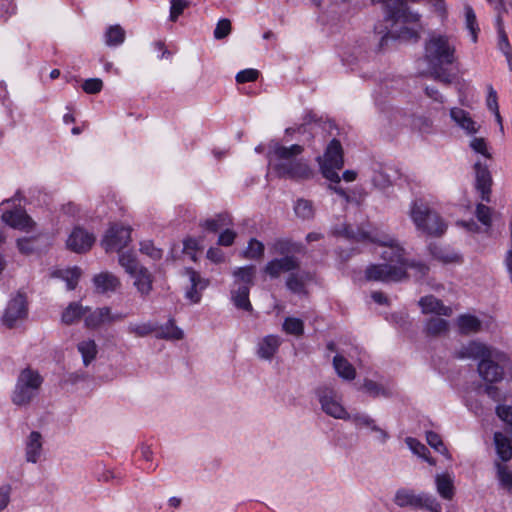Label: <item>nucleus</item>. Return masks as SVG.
I'll return each instance as SVG.
<instances>
[{"label": "nucleus", "mask_w": 512, "mask_h": 512, "mask_svg": "<svg viewBox=\"0 0 512 512\" xmlns=\"http://www.w3.org/2000/svg\"><path fill=\"white\" fill-rule=\"evenodd\" d=\"M374 3H384L386 7L387 27L386 34L382 37L381 43L391 39L417 42L420 39L421 15L411 11L408 2L419 3L423 0H372Z\"/></svg>", "instance_id": "f257e3e1"}, {"label": "nucleus", "mask_w": 512, "mask_h": 512, "mask_svg": "<svg viewBox=\"0 0 512 512\" xmlns=\"http://www.w3.org/2000/svg\"><path fill=\"white\" fill-rule=\"evenodd\" d=\"M303 151V146L299 144L287 147L275 143L270 147L268 153L271 170L279 178L297 182L313 178L314 171L309 163L307 160L299 157Z\"/></svg>", "instance_id": "f03ea898"}, {"label": "nucleus", "mask_w": 512, "mask_h": 512, "mask_svg": "<svg viewBox=\"0 0 512 512\" xmlns=\"http://www.w3.org/2000/svg\"><path fill=\"white\" fill-rule=\"evenodd\" d=\"M424 58L432 77L444 84L451 83L447 66L456 62V42L452 36L432 32L424 45Z\"/></svg>", "instance_id": "7ed1b4c3"}, {"label": "nucleus", "mask_w": 512, "mask_h": 512, "mask_svg": "<svg viewBox=\"0 0 512 512\" xmlns=\"http://www.w3.org/2000/svg\"><path fill=\"white\" fill-rule=\"evenodd\" d=\"M359 239H369L372 242H377L384 247V250L381 253L382 259L386 264H391L394 266H404L405 271L408 267H413L418 270L421 275H426L429 268L422 263L418 264H408L404 254L405 251L403 247L399 244V242L388 235H382L380 237H372L367 232H362L359 236Z\"/></svg>", "instance_id": "20e7f679"}, {"label": "nucleus", "mask_w": 512, "mask_h": 512, "mask_svg": "<svg viewBox=\"0 0 512 512\" xmlns=\"http://www.w3.org/2000/svg\"><path fill=\"white\" fill-rule=\"evenodd\" d=\"M409 215L417 230L427 235L440 237L447 229V224L441 216L422 202L414 201Z\"/></svg>", "instance_id": "39448f33"}, {"label": "nucleus", "mask_w": 512, "mask_h": 512, "mask_svg": "<svg viewBox=\"0 0 512 512\" xmlns=\"http://www.w3.org/2000/svg\"><path fill=\"white\" fill-rule=\"evenodd\" d=\"M40 374L31 368L23 369L17 379L12 401L15 405L24 406L37 395L42 384Z\"/></svg>", "instance_id": "423d86ee"}, {"label": "nucleus", "mask_w": 512, "mask_h": 512, "mask_svg": "<svg viewBox=\"0 0 512 512\" xmlns=\"http://www.w3.org/2000/svg\"><path fill=\"white\" fill-rule=\"evenodd\" d=\"M317 160L323 176L331 182L339 183L341 178L338 174V170L342 169L344 164L340 142L333 139L329 143L324 155L318 157Z\"/></svg>", "instance_id": "0eeeda50"}, {"label": "nucleus", "mask_w": 512, "mask_h": 512, "mask_svg": "<svg viewBox=\"0 0 512 512\" xmlns=\"http://www.w3.org/2000/svg\"><path fill=\"white\" fill-rule=\"evenodd\" d=\"M491 354L497 355L491 357H485L478 363V372L480 377L488 382L495 383L499 382L504 377V370L509 365V359L507 355L496 349L492 350Z\"/></svg>", "instance_id": "6e6552de"}, {"label": "nucleus", "mask_w": 512, "mask_h": 512, "mask_svg": "<svg viewBox=\"0 0 512 512\" xmlns=\"http://www.w3.org/2000/svg\"><path fill=\"white\" fill-rule=\"evenodd\" d=\"M394 502L399 507L424 508L431 512H442L441 504L431 495L426 493L415 494L409 489H399L394 497Z\"/></svg>", "instance_id": "1a4fd4ad"}, {"label": "nucleus", "mask_w": 512, "mask_h": 512, "mask_svg": "<svg viewBox=\"0 0 512 512\" xmlns=\"http://www.w3.org/2000/svg\"><path fill=\"white\" fill-rule=\"evenodd\" d=\"M28 316V303L26 296L17 292L15 296H13L2 315V323L9 329H12L18 324L22 323Z\"/></svg>", "instance_id": "9d476101"}, {"label": "nucleus", "mask_w": 512, "mask_h": 512, "mask_svg": "<svg viewBox=\"0 0 512 512\" xmlns=\"http://www.w3.org/2000/svg\"><path fill=\"white\" fill-rule=\"evenodd\" d=\"M316 395L318 397L319 403L321 405V409L327 415L341 420H349L350 414L341 404L340 400L337 397L335 390L332 388L323 386L319 387L316 390Z\"/></svg>", "instance_id": "9b49d317"}, {"label": "nucleus", "mask_w": 512, "mask_h": 512, "mask_svg": "<svg viewBox=\"0 0 512 512\" xmlns=\"http://www.w3.org/2000/svg\"><path fill=\"white\" fill-rule=\"evenodd\" d=\"M367 280L380 282H398L407 277L404 266L391 264H374L367 267L365 271Z\"/></svg>", "instance_id": "f8f14e48"}, {"label": "nucleus", "mask_w": 512, "mask_h": 512, "mask_svg": "<svg viewBox=\"0 0 512 512\" xmlns=\"http://www.w3.org/2000/svg\"><path fill=\"white\" fill-rule=\"evenodd\" d=\"M131 240V228L115 224L107 231L102 246L106 252L120 251L125 248Z\"/></svg>", "instance_id": "ddd939ff"}, {"label": "nucleus", "mask_w": 512, "mask_h": 512, "mask_svg": "<svg viewBox=\"0 0 512 512\" xmlns=\"http://www.w3.org/2000/svg\"><path fill=\"white\" fill-rule=\"evenodd\" d=\"M126 316L123 313H112L109 307H101L93 311L87 307L84 322L87 328L94 329L105 323L122 321Z\"/></svg>", "instance_id": "4468645a"}, {"label": "nucleus", "mask_w": 512, "mask_h": 512, "mask_svg": "<svg viewBox=\"0 0 512 512\" xmlns=\"http://www.w3.org/2000/svg\"><path fill=\"white\" fill-rule=\"evenodd\" d=\"M300 267V261L296 256H284L282 258H275L269 261L264 272L271 278H278L281 273L293 272Z\"/></svg>", "instance_id": "2eb2a0df"}, {"label": "nucleus", "mask_w": 512, "mask_h": 512, "mask_svg": "<svg viewBox=\"0 0 512 512\" xmlns=\"http://www.w3.org/2000/svg\"><path fill=\"white\" fill-rule=\"evenodd\" d=\"M95 242V236L81 227L73 229L67 239V247L76 252L83 253L88 251Z\"/></svg>", "instance_id": "dca6fc26"}, {"label": "nucleus", "mask_w": 512, "mask_h": 512, "mask_svg": "<svg viewBox=\"0 0 512 512\" xmlns=\"http://www.w3.org/2000/svg\"><path fill=\"white\" fill-rule=\"evenodd\" d=\"M428 250L433 259L444 265L460 264L463 262L462 255L449 246H442L437 243H431L428 246Z\"/></svg>", "instance_id": "f3484780"}, {"label": "nucleus", "mask_w": 512, "mask_h": 512, "mask_svg": "<svg viewBox=\"0 0 512 512\" xmlns=\"http://www.w3.org/2000/svg\"><path fill=\"white\" fill-rule=\"evenodd\" d=\"M492 348L486 346L483 343L477 341H470L468 344L463 345L457 352L456 355L460 359H475L482 361L485 357H491L493 354ZM496 355H494L495 357Z\"/></svg>", "instance_id": "a211bd4d"}, {"label": "nucleus", "mask_w": 512, "mask_h": 512, "mask_svg": "<svg viewBox=\"0 0 512 512\" xmlns=\"http://www.w3.org/2000/svg\"><path fill=\"white\" fill-rule=\"evenodd\" d=\"M476 174V188L481 193V199L483 201H490L492 177L487 166L482 165L480 162H476L474 165Z\"/></svg>", "instance_id": "6ab92c4d"}, {"label": "nucleus", "mask_w": 512, "mask_h": 512, "mask_svg": "<svg viewBox=\"0 0 512 512\" xmlns=\"http://www.w3.org/2000/svg\"><path fill=\"white\" fill-rule=\"evenodd\" d=\"M191 287L186 292V298L192 303H198L201 300V292L208 286V280L202 278L198 272L191 268L185 270Z\"/></svg>", "instance_id": "aec40b11"}, {"label": "nucleus", "mask_w": 512, "mask_h": 512, "mask_svg": "<svg viewBox=\"0 0 512 512\" xmlns=\"http://www.w3.org/2000/svg\"><path fill=\"white\" fill-rule=\"evenodd\" d=\"M1 219L12 228L26 230L32 228L33 220L22 210L6 211Z\"/></svg>", "instance_id": "412c9836"}, {"label": "nucleus", "mask_w": 512, "mask_h": 512, "mask_svg": "<svg viewBox=\"0 0 512 512\" xmlns=\"http://www.w3.org/2000/svg\"><path fill=\"white\" fill-rule=\"evenodd\" d=\"M419 305L424 314L451 316L453 312L451 307L444 305L441 300L432 295L422 297Z\"/></svg>", "instance_id": "4be33fe9"}, {"label": "nucleus", "mask_w": 512, "mask_h": 512, "mask_svg": "<svg viewBox=\"0 0 512 512\" xmlns=\"http://www.w3.org/2000/svg\"><path fill=\"white\" fill-rule=\"evenodd\" d=\"M131 276L134 278L133 285L141 297H147L153 289V276L145 267H140Z\"/></svg>", "instance_id": "5701e85b"}, {"label": "nucleus", "mask_w": 512, "mask_h": 512, "mask_svg": "<svg viewBox=\"0 0 512 512\" xmlns=\"http://www.w3.org/2000/svg\"><path fill=\"white\" fill-rule=\"evenodd\" d=\"M450 117L456 123V125L465 130L468 134H475L479 130V126L470 117V114L461 108H452L450 110Z\"/></svg>", "instance_id": "b1692460"}, {"label": "nucleus", "mask_w": 512, "mask_h": 512, "mask_svg": "<svg viewBox=\"0 0 512 512\" xmlns=\"http://www.w3.org/2000/svg\"><path fill=\"white\" fill-rule=\"evenodd\" d=\"M281 339L276 335H267L259 343L257 355L261 359L270 360L276 354L281 345Z\"/></svg>", "instance_id": "393cba45"}, {"label": "nucleus", "mask_w": 512, "mask_h": 512, "mask_svg": "<svg viewBox=\"0 0 512 512\" xmlns=\"http://www.w3.org/2000/svg\"><path fill=\"white\" fill-rule=\"evenodd\" d=\"M42 452V436L39 432L33 431L28 436L25 443V456L26 460L31 463H36Z\"/></svg>", "instance_id": "a878e982"}, {"label": "nucleus", "mask_w": 512, "mask_h": 512, "mask_svg": "<svg viewBox=\"0 0 512 512\" xmlns=\"http://www.w3.org/2000/svg\"><path fill=\"white\" fill-rule=\"evenodd\" d=\"M356 427L358 428H361V427H367L369 429H371L372 431L376 432L378 434V438L379 440L382 442V443H385L386 440L389 438V435L388 433L383 430L382 428H380L376 423H375V420L372 419L369 415L367 414H362V413H356L354 415H350V419Z\"/></svg>", "instance_id": "bb28decb"}, {"label": "nucleus", "mask_w": 512, "mask_h": 512, "mask_svg": "<svg viewBox=\"0 0 512 512\" xmlns=\"http://www.w3.org/2000/svg\"><path fill=\"white\" fill-rule=\"evenodd\" d=\"M457 326L460 334H476L482 330V321L475 315L462 314L457 318Z\"/></svg>", "instance_id": "cd10ccee"}, {"label": "nucleus", "mask_w": 512, "mask_h": 512, "mask_svg": "<svg viewBox=\"0 0 512 512\" xmlns=\"http://www.w3.org/2000/svg\"><path fill=\"white\" fill-rule=\"evenodd\" d=\"M93 282L97 292L99 293L114 292L120 286L119 279L109 272L96 275L93 278Z\"/></svg>", "instance_id": "c85d7f7f"}, {"label": "nucleus", "mask_w": 512, "mask_h": 512, "mask_svg": "<svg viewBox=\"0 0 512 512\" xmlns=\"http://www.w3.org/2000/svg\"><path fill=\"white\" fill-rule=\"evenodd\" d=\"M436 490L445 500H451L455 493L454 479L449 473L437 474L435 476Z\"/></svg>", "instance_id": "c756f323"}, {"label": "nucleus", "mask_w": 512, "mask_h": 512, "mask_svg": "<svg viewBox=\"0 0 512 512\" xmlns=\"http://www.w3.org/2000/svg\"><path fill=\"white\" fill-rule=\"evenodd\" d=\"M310 279L308 272H292L286 279V287L293 293L304 294L306 282Z\"/></svg>", "instance_id": "7c9ffc66"}, {"label": "nucleus", "mask_w": 512, "mask_h": 512, "mask_svg": "<svg viewBox=\"0 0 512 512\" xmlns=\"http://www.w3.org/2000/svg\"><path fill=\"white\" fill-rule=\"evenodd\" d=\"M250 288L246 286H234L231 290V300L238 309L251 311L252 305L249 300Z\"/></svg>", "instance_id": "2f4dec72"}, {"label": "nucleus", "mask_w": 512, "mask_h": 512, "mask_svg": "<svg viewBox=\"0 0 512 512\" xmlns=\"http://www.w3.org/2000/svg\"><path fill=\"white\" fill-rule=\"evenodd\" d=\"M494 443L499 458L506 462L512 458V444L510 439L501 432L494 434Z\"/></svg>", "instance_id": "473e14b6"}, {"label": "nucleus", "mask_w": 512, "mask_h": 512, "mask_svg": "<svg viewBox=\"0 0 512 512\" xmlns=\"http://www.w3.org/2000/svg\"><path fill=\"white\" fill-rule=\"evenodd\" d=\"M255 272L254 266L237 268L233 272V276L235 277L234 286H246L247 288H251L254 285Z\"/></svg>", "instance_id": "72a5a7b5"}, {"label": "nucleus", "mask_w": 512, "mask_h": 512, "mask_svg": "<svg viewBox=\"0 0 512 512\" xmlns=\"http://www.w3.org/2000/svg\"><path fill=\"white\" fill-rule=\"evenodd\" d=\"M333 366L339 377L345 380H353L356 377L355 368L341 355H335Z\"/></svg>", "instance_id": "f704fd0d"}, {"label": "nucleus", "mask_w": 512, "mask_h": 512, "mask_svg": "<svg viewBox=\"0 0 512 512\" xmlns=\"http://www.w3.org/2000/svg\"><path fill=\"white\" fill-rule=\"evenodd\" d=\"M86 310L87 307H83L79 303H70L62 313V322L66 325H71L80 318H84Z\"/></svg>", "instance_id": "c9c22d12"}, {"label": "nucleus", "mask_w": 512, "mask_h": 512, "mask_svg": "<svg viewBox=\"0 0 512 512\" xmlns=\"http://www.w3.org/2000/svg\"><path fill=\"white\" fill-rule=\"evenodd\" d=\"M77 348L82 355L85 366H88L97 355V345L94 340H84L77 345Z\"/></svg>", "instance_id": "e433bc0d"}, {"label": "nucleus", "mask_w": 512, "mask_h": 512, "mask_svg": "<svg viewBox=\"0 0 512 512\" xmlns=\"http://www.w3.org/2000/svg\"><path fill=\"white\" fill-rule=\"evenodd\" d=\"M232 220L226 213L218 214L215 218L205 220L201 226L210 232H217L220 228L231 225Z\"/></svg>", "instance_id": "4c0bfd02"}, {"label": "nucleus", "mask_w": 512, "mask_h": 512, "mask_svg": "<svg viewBox=\"0 0 512 512\" xmlns=\"http://www.w3.org/2000/svg\"><path fill=\"white\" fill-rule=\"evenodd\" d=\"M466 28L469 30L471 39L475 43L477 42L479 26L476 19V14L473 8L469 4L464 5Z\"/></svg>", "instance_id": "58836bf2"}, {"label": "nucleus", "mask_w": 512, "mask_h": 512, "mask_svg": "<svg viewBox=\"0 0 512 512\" xmlns=\"http://www.w3.org/2000/svg\"><path fill=\"white\" fill-rule=\"evenodd\" d=\"M125 40V31L120 25L110 26L105 33V42L108 46H118Z\"/></svg>", "instance_id": "ea45409f"}, {"label": "nucleus", "mask_w": 512, "mask_h": 512, "mask_svg": "<svg viewBox=\"0 0 512 512\" xmlns=\"http://www.w3.org/2000/svg\"><path fill=\"white\" fill-rule=\"evenodd\" d=\"M405 442L414 454L423 458L430 465H435V460L428 456L429 450L424 444H422L417 439L412 438V437H407Z\"/></svg>", "instance_id": "a19ab883"}, {"label": "nucleus", "mask_w": 512, "mask_h": 512, "mask_svg": "<svg viewBox=\"0 0 512 512\" xmlns=\"http://www.w3.org/2000/svg\"><path fill=\"white\" fill-rule=\"evenodd\" d=\"M448 328V321L442 318L433 317L426 323V332L432 336L442 335L448 331Z\"/></svg>", "instance_id": "79ce46f5"}, {"label": "nucleus", "mask_w": 512, "mask_h": 512, "mask_svg": "<svg viewBox=\"0 0 512 512\" xmlns=\"http://www.w3.org/2000/svg\"><path fill=\"white\" fill-rule=\"evenodd\" d=\"M295 214L303 219L309 220L314 217V207L310 200L298 199L294 206Z\"/></svg>", "instance_id": "37998d69"}, {"label": "nucleus", "mask_w": 512, "mask_h": 512, "mask_svg": "<svg viewBox=\"0 0 512 512\" xmlns=\"http://www.w3.org/2000/svg\"><path fill=\"white\" fill-rule=\"evenodd\" d=\"M497 470V478L499 480L500 486L507 491H512V471L508 469L506 465H503L499 462L495 463Z\"/></svg>", "instance_id": "c03bdc74"}, {"label": "nucleus", "mask_w": 512, "mask_h": 512, "mask_svg": "<svg viewBox=\"0 0 512 512\" xmlns=\"http://www.w3.org/2000/svg\"><path fill=\"white\" fill-rule=\"evenodd\" d=\"M282 328L287 334L294 335L297 337L303 335L304 333L303 321L295 317L285 318Z\"/></svg>", "instance_id": "a18cd8bd"}, {"label": "nucleus", "mask_w": 512, "mask_h": 512, "mask_svg": "<svg viewBox=\"0 0 512 512\" xmlns=\"http://www.w3.org/2000/svg\"><path fill=\"white\" fill-rule=\"evenodd\" d=\"M264 244L255 238L250 239L247 248L244 250L243 255L247 259L258 260L264 255Z\"/></svg>", "instance_id": "49530a36"}, {"label": "nucleus", "mask_w": 512, "mask_h": 512, "mask_svg": "<svg viewBox=\"0 0 512 512\" xmlns=\"http://www.w3.org/2000/svg\"><path fill=\"white\" fill-rule=\"evenodd\" d=\"M156 330L155 326L151 322L144 323H130L127 326V331L136 337H145Z\"/></svg>", "instance_id": "de8ad7c7"}, {"label": "nucleus", "mask_w": 512, "mask_h": 512, "mask_svg": "<svg viewBox=\"0 0 512 512\" xmlns=\"http://www.w3.org/2000/svg\"><path fill=\"white\" fill-rule=\"evenodd\" d=\"M61 277L65 280L68 290H73L78 284L81 275V270L78 267H73L60 272Z\"/></svg>", "instance_id": "09e8293b"}, {"label": "nucleus", "mask_w": 512, "mask_h": 512, "mask_svg": "<svg viewBox=\"0 0 512 512\" xmlns=\"http://www.w3.org/2000/svg\"><path fill=\"white\" fill-rule=\"evenodd\" d=\"M426 440H427V443L432 448H434L437 452H439V453H441L443 455H446L447 457H450L449 453H448V450L445 447V445L443 444V441H442L441 437L436 432L428 431L426 433Z\"/></svg>", "instance_id": "8fccbe9b"}, {"label": "nucleus", "mask_w": 512, "mask_h": 512, "mask_svg": "<svg viewBox=\"0 0 512 512\" xmlns=\"http://www.w3.org/2000/svg\"><path fill=\"white\" fill-rule=\"evenodd\" d=\"M159 337L164 339L180 340L183 338V332L172 321H169L165 327H162Z\"/></svg>", "instance_id": "3c124183"}, {"label": "nucleus", "mask_w": 512, "mask_h": 512, "mask_svg": "<svg viewBox=\"0 0 512 512\" xmlns=\"http://www.w3.org/2000/svg\"><path fill=\"white\" fill-rule=\"evenodd\" d=\"M119 263L130 275L141 267L136 261L135 257L129 253L121 254L119 257Z\"/></svg>", "instance_id": "603ef678"}, {"label": "nucleus", "mask_w": 512, "mask_h": 512, "mask_svg": "<svg viewBox=\"0 0 512 512\" xmlns=\"http://www.w3.org/2000/svg\"><path fill=\"white\" fill-rule=\"evenodd\" d=\"M476 217L483 225L490 227L492 224V210L490 207L484 204H478L476 206Z\"/></svg>", "instance_id": "864d4df0"}, {"label": "nucleus", "mask_w": 512, "mask_h": 512, "mask_svg": "<svg viewBox=\"0 0 512 512\" xmlns=\"http://www.w3.org/2000/svg\"><path fill=\"white\" fill-rule=\"evenodd\" d=\"M170 20L176 22L178 17L183 13L185 8L188 7L189 3L186 0H171L170 1Z\"/></svg>", "instance_id": "5fc2aeb1"}, {"label": "nucleus", "mask_w": 512, "mask_h": 512, "mask_svg": "<svg viewBox=\"0 0 512 512\" xmlns=\"http://www.w3.org/2000/svg\"><path fill=\"white\" fill-rule=\"evenodd\" d=\"M499 37V49L505 55L507 62L509 64L510 69H512V47L509 43L508 36L506 33H502L498 35Z\"/></svg>", "instance_id": "6e6d98bb"}, {"label": "nucleus", "mask_w": 512, "mask_h": 512, "mask_svg": "<svg viewBox=\"0 0 512 512\" xmlns=\"http://www.w3.org/2000/svg\"><path fill=\"white\" fill-rule=\"evenodd\" d=\"M140 251L154 260L160 259L163 255V251L155 247L151 241L142 242Z\"/></svg>", "instance_id": "4d7b16f0"}, {"label": "nucleus", "mask_w": 512, "mask_h": 512, "mask_svg": "<svg viewBox=\"0 0 512 512\" xmlns=\"http://www.w3.org/2000/svg\"><path fill=\"white\" fill-rule=\"evenodd\" d=\"M103 82L99 78H89L82 84V89L87 94H97L102 90Z\"/></svg>", "instance_id": "13d9d810"}, {"label": "nucleus", "mask_w": 512, "mask_h": 512, "mask_svg": "<svg viewBox=\"0 0 512 512\" xmlns=\"http://www.w3.org/2000/svg\"><path fill=\"white\" fill-rule=\"evenodd\" d=\"M231 32V22L229 19H221L216 25L214 30L215 39H223L227 37Z\"/></svg>", "instance_id": "bf43d9fd"}, {"label": "nucleus", "mask_w": 512, "mask_h": 512, "mask_svg": "<svg viewBox=\"0 0 512 512\" xmlns=\"http://www.w3.org/2000/svg\"><path fill=\"white\" fill-rule=\"evenodd\" d=\"M386 118L392 125L401 126L406 124V115L403 110L398 108L391 109Z\"/></svg>", "instance_id": "052dcab7"}, {"label": "nucleus", "mask_w": 512, "mask_h": 512, "mask_svg": "<svg viewBox=\"0 0 512 512\" xmlns=\"http://www.w3.org/2000/svg\"><path fill=\"white\" fill-rule=\"evenodd\" d=\"M373 182L380 188H386L392 184L393 180L386 170H381L375 173Z\"/></svg>", "instance_id": "680f3d73"}, {"label": "nucleus", "mask_w": 512, "mask_h": 512, "mask_svg": "<svg viewBox=\"0 0 512 512\" xmlns=\"http://www.w3.org/2000/svg\"><path fill=\"white\" fill-rule=\"evenodd\" d=\"M362 388L373 397L385 395V390L378 383L370 379L364 380Z\"/></svg>", "instance_id": "e2e57ef3"}, {"label": "nucleus", "mask_w": 512, "mask_h": 512, "mask_svg": "<svg viewBox=\"0 0 512 512\" xmlns=\"http://www.w3.org/2000/svg\"><path fill=\"white\" fill-rule=\"evenodd\" d=\"M496 414L503 422L512 427V406L499 405L496 407Z\"/></svg>", "instance_id": "0e129e2a"}, {"label": "nucleus", "mask_w": 512, "mask_h": 512, "mask_svg": "<svg viewBox=\"0 0 512 512\" xmlns=\"http://www.w3.org/2000/svg\"><path fill=\"white\" fill-rule=\"evenodd\" d=\"M259 72L255 69H245L237 73L236 81L238 83H246L257 80Z\"/></svg>", "instance_id": "69168bd1"}, {"label": "nucleus", "mask_w": 512, "mask_h": 512, "mask_svg": "<svg viewBox=\"0 0 512 512\" xmlns=\"http://www.w3.org/2000/svg\"><path fill=\"white\" fill-rule=\"evenodd\" d=\"M12 487L9 484L0 485V512L9 504L11 499Z\"/></svg>", "instance_id": "338daca9"}, {"label": "nucleus", "mask_w": 512, "mask_h": 512, "mask_svg": "<svg viewBox=\"0 0 512 512\" xmlns=\"http://www.w3.org/2000/svg\"><path fill=\"white\" fill-rule=\"evenodd\" d=\"M470 147L477 153L489 158L490 154L487 149L486 142L483 138H473L470 142Z\"/></svg>", "instance_id": "774afa93"}]
</instances>
